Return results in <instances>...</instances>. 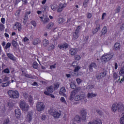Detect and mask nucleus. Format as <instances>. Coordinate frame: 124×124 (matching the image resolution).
Here are the masks:
<instances>
[{
    "label": "nucleus",
    "instance_id": "b1692460",
    "mask_svg": "<svg viewBox=\"0 0 124 124\" xmlns=\"http://www.w3.org/2000/svg\"><path fill=\"white\" fill-rule=\"evenodd\" d=\"M43 44L44 47H47L49 45V41L46 39L43 41Z\"/></svg>",
    "mask_w": 124,
    "mask_h": 124
},
{
    "label": "nucleus",
    "instance_id": "6e6552de",
    "mask_svg": "<svg viewBox=\"0 0 124 124\" xmlns=\"http://www.w3.org/2000/svg\"><path fill=\"white\" fill-rule=\"evenodd\" d=\"M106 71H103V72H100L98 74L96 75V78L97 80H100L101 79H103L105 76H106Z\"/></svg>",
    "mask_w": 124,
    "mask_h": 124
},
{
    "label": "nucleus",
    "instance_id": "0e129e2a",
    "mask_svg": "<svg viewBox=\"0 0 124 124\" xmlns=\"http://www.w3.org/2000/svg\"><path fill=\"white\" fill-rule=\"evenodd\" d=\"M72 66H74V67H76V66H77V62H74L72 64Z\"/></svg>",
    "mask_w": 124,
    "mask_h": 124
},
{
    "label": "nucleus",
    "instance_id": "3c124183",
    "mask_svg": "<svg viewBox=\"0 0 124 124\" xmlns=\"http://www.w3.org/2000/svg\"><path fill=\"white\" fill-rule=\"evenodd\" d=\"M83 40L85 41V43L88 42V40H89V36H86L83 38Z\"/></svg>",
    "mask_w": 124,
    "mask_h": 124
},
{
    "label": "nucleus",
    "instance_id": "6e6d98bb",
    "mask_svg": "<svg viewBox=\"0 0 124 124\" xmlns=\"http://www.w3.org/2000/svg\"><path fill=\"white\" fill-rule=\"evenodd\" d=\"M60 100L61 101H62V102H63V103H66V101H65V99L63 97H62L60 99Z\"/></svg>",
    "mask_w": 124,
    "mask_h": 124
},
{
    "label": "nucleus",
    "instance_id": "4c0bfd02",
    "mask_svg": "<svg viewBox=\"0 0 124 124\" xmlns=\"http://www.w3.org/2000/svg\"><path fill=\"white\" fill-rule=\"evenodd\" d=\"M49 21H50V19H49V18L48 17L45 18L44 20H42V22L44 24H47V23H48V22Z\"/></svg>",
    "mask_w": 124,
    "mask_h": 124
},
{
    "label": "nucleus",
    "instance_id": "bf43d9fd",
    "mask_svg": "<svg viewBox=\"0 0 124 124\" xmlns=\"http://www.w3.org/2000/svg\"><path fill=\"white\" fill-rule=\"evenodd\" d=\"M120 123L121 124H124V118H120Z\"/></svg>",
    "mask_w": 124,
    "mask_h": 124
},
{
    "label": "nucleus",
    "instance_id": "864d4df0",
    "mask_svg": "<svg viewBox=\"0 0 124 124\" xmlns=\"http://www.w3.org/2000/svg\"><path fill=\"white\" fill-rule=\"evenodd\" d=\"M69 47V45H68L67 44H63V49H66Z\"/></svg>",
    "mask_w": 124,
    "mask_h": 124
},
{
    "label": "nucleus",
    "instance_id": "ea45409f",
    "mask_svg": "<svg viewBox=\"0 0 124 124\" xmlns=\"http://www.w3.org/2000/svg\"><path fill=\"white\" fill-rule=\"evenodd\" d=\"M33 68H35V69H37L38 68V63L36 62H33Z\"/></svg>",
    "mask_w": 124,
    "mask_h": 124
},
{
    "label": "nucleus",
    "instance_id": "4d7b16f0",
    "mask_svg": "<svg viewBox=\"0 0 124 124\" xmlns=\"http://www.w3.org/2000/svg\"><path fill=\"white\" fill-rule=\"evenodd\" d=\"M113 77L114 79H116L118 78V74H117L116 73H114L113 74Z\"/></svg>",
    "mask_w": 124,
    "mask_h": 124
},
{
    "label": "nucleus",
    "instance_id": "7ed1b4c3",
    "mask_svg": "<svg viewBox=\"0 0 124 124\" xmlns=\"http://www.w3.org/2000/svg\"><path fill=\"white\" fill-rule=\"evenodd\" d=\"M8 94L11 98H18L19 96V92L17 91L9 90Z\"/></svg>",
    "mask_w": 124,
    "mask_h": 124
},
{
    "label": "nucleus",
    "instance_id": "49530a36",
    "mask_svg": "<svg viewBox=\"0 0 124 124\" xmlns=\"http://www.w3.org/2000/svg\"><path fill=\"white\" fill-rule=\"evenodd\" d=\"M115 13H120L121 12V7L118 6L117 7L115 10Z\"/></svg>",
    "mask_w": 124,
    "mask_h": 124
},
{
    "label": "nucleus",
    "instance_id": "f03ea898",
    "mask_svg": "<svg viewBox=\"0 0 124 124\" xmlns=\"http://www.w3.org/2000/svg\"><path fill=\"white\" fill-rule=\"evenodd\" d=\"M113 57H114V54L113 53L104 54L101 58V60L102 62H109Z\"/></svg>",
    "mask_w": 124,
    "mask_h": 124
},
{
    "label": "nucleus",
    "instance_id": "1a4fd4ad",
    "mask_svg": "<svg viewBox=\"0 0 124 124\" xmlns=\"http://www.w3.org/2000/svg\"><path fill=\"white\" fill-rule=\"evenodd\" d=\"M81 120L83 121H86V118H87V111L85 109H82L80 111Z\"/></svg>",
    "mask_w": 124,
    "mask_h": 124
},
{
    "label": "nucleus",
    "instance_id": "a211bd4d",
    "mask_svg": "<svg viewBox=\"0 0 124 124\" xmlns=\"http://www.w3.org/2000/svg\"><path fill=\"white\" fill-rule=\"evenodd\" d=\"M84 98V97L81 94H79L78 95H76L75 97V100L76 101H79V100H81V99H83Z\"/></svg>",
    "mask_w": 124,
    "mask_h": 124
},
{
    "label": "nucleus",
    "instance_id": "338daca9",
    "mask_svg": "<svg viewBox=\"0 0 124 124\" xmlns=\"http://www.w3.org/2000/svg\"><path fill=\"white\" fill-rule=\"evenodd\" d=\"M25 77H27V78H32V76L29 75V74H26L25 75Z\"/></svg>",
    "mask_w": 124,
    "mask_h": 124
},
{
    "label": "nucleus",
    "instance_id": "2f4dec72",
    "mask_svg": "<svg viewBox=\"0 0 124 124\" xmlns=\"http://www.w3.org/2000/svg\"><path fill=\"white\" fill-rule=\"evenodd\" d=\"M79 70H80V66H77L75 67V69H74V74L75 75H73L74 76H77V75H76V73H75L79 71Z\"/></svg>",
    "mask_w": 124,
    "mask_h": 124
},
{
    "label": "nucleus",
    "instance_id": "8fccbe9b",
    "mask_svg": "<svg viewBox=\"0 0 124 124\" xmlns=\"http://www.w3.org/2000/svg\"><path fill=\"white\" fill-rule=\"evenodd\" d=\"M70 87L72 89H75L76 88V85L73 82H71L70 84Z\"/></svg>",
    "mask_w": 124,
    "mask_h": 124
},
{
    "label": "nucleus",
    "instance_id": "473e14b6",
    "mask_svg": "<svg viewBox=\"0 0 124 124\" xmlns=\"http://www.w3.org/2000/svg\"><path fill=\"white\" fill-rule=\"evenodd\" d=\"M90 2V0H84L83 1V6L85 8L88 6V4Z\"/></svg>",
    "mask_w": 124,
    "mask_h": 124
},
{
    "label": "nucleus",
    "instance_id": "052dcab7",
    "mask_svg": "<svg viewBox=\"0 0 124 124\" xmlns=\"http://www.w3.org/2000/svg\"><path fill=\"white\" fill-rule=\"evenodd\" d=\"M94 88V86L93 85H89L88 86H87V89H93Z\"/></svg>",
    "mask_w": 124,
    "mask_h": 124
},
{
    "label": "nucleus",
    "instance_id": "de8ad7c7",
    "mask_svg": "<svg viewBox=\"0 0 124 124\" xmlns=\"http://www.w3.org/2000/svg\"><path fill=\"white\" fill-rule=\"evenodd\" d=\"M2 72H4V73H7L8 74L10 73V71L9 70V69L6 68L5 69L2 71Z\"/></svg>",
    "mask_w": 124,
    "mask_h": 124
},
{
    "label": "nucleus",
    "instance_id": "13d9d810",
    "mask_svg": "<svg viewBox=\"0 0 124 124\" xmlns=\"http://www.w3.org/2000/svg\"><path fill=\"white\" fill-rule=\"evenodd\" d=\"M31 25H32V26H33V27H36V22H35V21H31Z\"/></svg>",
    "mask_w": 124,
    "mask_h": 124
},
{
    "label": "nucleus",
    "instance_id": "4468645a",
    "mask_svg": "<svg viewBox=\"0 0 124 124\" xmlns=\"http://www.w3.org/2000/svg\"><path fill=\"white\" fill-rule=\"evenodd\" d=\"M31 13V11H27L25 12V16L24 17V21L23 23H27V20H29V16Z\"/></svg>",
    "mask_w": 124,
    "mask_h": 124
},
{
    "label": "nucleus",
    "instance_id": "680f3d73",
    "mask_svg": "<svg viewBox=\"0 0 124 124\" xmlns=\"http://www.w3.org/2000/svg\"><path fill=\"white\" fill-rule=\"evenodd\" d=\"M46 115H42L41 117V120H42L43 121H45V120H46Z\"/></svg>",
    "mask_w": 124,
    "mask_h": 124
},
{
    "label": "nucleus",
    "instance_id": "9d476101",
    "mask_svg": "<svg viewBox=\"0 0 124 124\" xmlns=\"http://www.w3.org/2000/svg\"><path fill=\"white\" fill-rule=\"evenodd\" d=\"M76 94H77V90L72 91L69 97V100H73L74 99V96H75Z\"/></svg>",
    "mask_w": 124,
    "mask_h": 124
},
{
    "label": "nucleus",
    "instance_id": "c756f323",
    "mask_svg": "<svg viewBox=\"0 0 124 124\" xmlns=\"http://www.w3.org/2000/svg\"><path fill=\"white\" fill-rule=\"evenodd\" d=\"M44 94L46 95H49L52 98H55V95L53 94L49 93L47 91H46L44 92Z\"/></svg>",
    "mask_w": 124,
    "mask_h": 124
},
{
    "label": "nucleus",
    "instance_id": "a19ab883",
    "mask_svg": "<svg viewBox=\"0 0 124 124\" xmlns=\"http://www.w3.org/2000/svg\"><path fill=\"white\" fill-rule=\"evenodd\" d=\"M11 46V43H7L6 45V46L4 47L5 50H7L8 48H10V46Z\"/></svg>",
    "mask_w": 124,
    "mask_h": 124
},
{
    "label": "nucleus",
    "instance_id": "6ab92c4d",
    "mask_svg": "<svg viewBox=\"0 0 124 124\" xmlns=\"http://www.w3.org/2000/svg\"><path fill=\"white\" fill-rule=\"evenodd\" d=\"M51 9L53 10V11H56L57 10V8H58V5L56 3L52 4L50 5Z\"/></svg>",
    "mask_w": 124,
    "mask_h": 124
},
{
    "label": "nucleus",
    "instance_id": "f3484780",
    "mask_svg": "<svg viewBox=\"0 0 124 124\" xmlns=\"http://www.w3.org/2000/svg\"><path fill=\"white\" fill-rule=\"evenodd\" d=\"M121 49V44L119 43H116L114 44L113 50L114 51H118Z\"/></svg>",
    "mask_w": 124,
    "mask_h": 124
},
{
    "label": "nucleus",
    "instance_id": "9b49d317",
    "mask_svg": "<svg viewBox=\"0 0 124 124\" xmlns=\"http://www.w3.org/2000/svg\"><path fill=\"white\" fill-rule=\"evenodd\" d=\"M88 67L89 71H90V72H93V67H94V68H96L97 67V65H96V63L93 62L89 65Z\"/></svg>",
    "mask_w": 124,
    "mask_h": 124
},
{
    "label": "nucleus",
    "instance_id": "09e8293b",
    "mask_svg": "<svg viewBox=\"0 0 124 124\" xmlns=\"http://www.w3.org/2000/svg\"><path fill=\"white\" fill-rule=\"evenodd\" d=\"M8 106H9V107L12 108L13 107V106H14V104H13V103H12V102H9L8 103Z\"/></svg>",
    "mask_w": 124,
    "mask_h": 124
},
{
    "label": "nucleus",
    "instance_id": "603ef678",
    "mask_svg": "<svg viewBox=\"0 0 124 124\" xmlns=\"http://www.w3.org/2000/svg\"><path fill=\"white\" fill-rule=\"evenodd\" d=\"M75 59L76 60V61H79L81 59V57L79 55H76L75 56Z\"/></svg>",
    "mask_w": 124,
    "mask_h": 124
},
{
    "label": "nucleus",
    "instance_id": "72a5a7b5",
    "mask_svg": "<svg viewBox=\"0 0 124 124\" xmlns=\"http://www.w3.org/2000/svg\"><path fill=\"white\" fill-rule=\"evenodd\" d=\"M100 30V27L99 26L96 27V28L94 29L93 31V34H95V33H96V32H97V31H99Z\"/></svg>",
    "mask_w": 124,
    "mask_h": 124
},
{
    "label": "nucleus",
    "instance_id": "e433bc0d",
    "mask_svg": "<svg viewBox=\"0 0 124 124\" xmlns=\"http://www.w3.org/2000/svg\"><path fill=\"white\" fill-rule=\"evenodd\" d=\"M10 81H7L5 83H2V87H7V86H9V84H10Z\"/></svg>",
    "mask_w": 124,
    "mask_h": 124
},
{
    "label": "nucleus",
    "instance_id": "412c9836",
    "mask_svg": "<svg viewBox=\"0 0 124 124\" xmlns=\"http://www.w3.org/2000/svg\"><path fill=\"white\" fill-rule=\"evenodd\" d=\"M92 124H102V122H101V120H94L93 122H91Z\"/></svg>",
    "mask_w": 124,
    "mask_h": 124
},
{
    "label": "nucleus",
    "instance_id": "e2e57ef3",
    "mask_svg": "<svg viewBox=\"0 0 124 124\" xmlns=\"http://www.w3.org/2000/svg\"><path fill=\"white\" fill-rule=\"evenodd\" d=\"M4 28V25L2 24H0V30L2 31Z\"/></svg>",
    "mask_w": 124,
    "mask_h": 124
},
{
    "label": "nucleus",
    "instance_id": "f704fd0d",
    "mask_svg": "<svg viewBox=\"0 0 124 124\" xmlns=\"http://www.w3.org/2000/svg\"><path fill=\"white\" fill-rule=\"evenodd\" d=\"M119 74L121 76H124V67L121 68L119 71Z\"/></svg>",
    "mask_w": 124,
    "mask_h": 124
},
{
    "label": "nucleus",
    "instance_id": "423d86ee",
    "mask_svg": "<svg viewBox=\"0 0 124 124\" xmlns=\"http://www.w3.org/2000/svg\"><path fill=\"white\" fill-rule=\"evenodd\" d=\"M81 29V26H78L75 32L73 33V39L74 40H76L79 37V32H80V29Z\"/></svg>",
    "mask_w": 124,
    "mask_h": 124
},
{
    "label": "nucleus",
    "instance_id": "c85d7f7f",
    "mask_svg": "<svg viewBox=\"0 0 124 124\" xmlns=\"http://www.w3.org/2000/svg\"><path fill=\"white\" fill-rule=\"evenodd\" d=\"M66 92V90H65V88L64 87H62L61 88L60 92H59V93L61 95L63 94V93H65Z\"/></svg>",
    "mask_w": 124,
    "mask_h": 124
},
{
    "label": "nucleus",
    "instance_id": "f257e3e1",
    "mask_svg": "<svg viewBox=\"0 0 124 124\" xmlns=\"http://www.w3.org/2000/svg\"><path fill=\"white\" fill-rule=\"evenodd\" d=\"M111 111L112 112H120V113H123L124 111V106L122 104H118L114 103L111 107Z\"/></svg>",
    "mask_w": 124,
    "mask_h": 124
},
{
    "label": "nucleus",
    "instance_id": "5701e85b",
    "mask_svg": "<svg viewBox=\"0 0 124 124\" xmlns=\"http://www.w3.org/2000/svg\"><path fill=\"white\" fill-rule=\"evenodd\" d=\"M74 120L75 122H76L77 123H81V117H80V116L79 115H77L75 117Z\"/></svg>",
    "mask_w": 124,
    "mask_h": 124
},
{
    "label": "nucleus",
    "instance_id": "774afa93",
    "mask_svg": "<svg viewBox=\"0 0 124 124\" xmlns=\"http://www.w3.org/2000/svg\"><path fill=\"white\" fill-rule=\"evenodd\" d=\"M50 50H54L55 49V46L54 45H51L50 47Z\"/></svg>",
    "mask_w": 124,
    "mask_h": 124
},
{
    "label": "nucleus",
    "instance_id": "79ce46f5",
    "mask_svg": "<svg viewBox=\"0 0 124 124\" xmlns=\"http://www.w3.org/2000/svg\"><path fill=\"white\" fill-rule=\"evenodd\" d=\"M63 8L62 6H61L60 4H59L58 6V9H57V12L61 13L62 11Z\"/></svg>",
    "mask_w": 124,
    "mask_h": 124
},
{
    "label": "nucleus",
    "instance_id": "20e7f679",
    "mask_svg": "<svg viewBox=\"0 0 124 124\" xmlns=\"http://www.w3.org/2000/svg\"><path fill=\"white\" fill-rule=\"evenodd\" d=\"M19 106L22 111H28L30 109V106L24 100L19 102Z\"/></svg>",
    "mask_w": 124,
    "mask_h": 124
},
{
    "label": "nucleus",
    "instance_id": "aec40b11",
    "mask_svg": "<svg viewBox=\"0 0 124 124\" xmlns=\"http://www.w3.org/2000/svg\"><path fill=\"white\" fill-rule=\"evenodd\" d=\"M7 56L9 58V59L12 60V61H15V57H14V55H13V54L11 53H7Z\"/></svg>",
    "mask_w": 124,
    "mask_h": 124
},
{
    "label": "nucleus",
    "instance_id": "0eeeda50",
    "mask_svg": "<svg viewBox=\"0 0 124 124\" xmlns=\"http://www.w3.org/2000/svg\"><path fill=\"white\" fill-rule=\"evenodd\" d=\"M37 111L38 112H41V111H43L44 110V108H45V106L43 102H38L36 105Z\"/></svg>",
    "mask_w": 124,
    "mask_h": 124
},
{
    "label": "nucleus",
    "instance_id": "69168bd1",
    "mask_svg": "<svg viewBox=\"0 0 124 124\" xmlns=\"http://www.w3.org/2000/svg\"><path fill=\"white\" fill-rule=\"evenodd\" d=\"M120 29L121 31H124V22L122 24V26H120Z\"/></svg>",
    "mask_w": 124,
    "mask_h": 124
},
{
    "label": "nucleus",
    "instance_id": "f8f14e48",
    "mask_svg": "<svg viewBox=\"0 0 124 124\" xmlns=\"http://www.w3.org/2000/svg\"><path fill=\"white\" fill-rule=\"evenodd\" d=\"M14 29L15 30H17L18 29L19 31H22V25L21 23L19 22H16L15 25L14 26Z\"/></svg>",
    "mask_w": 124,
    "mask_h": 124
},
{
    "label": "nucleus",
    "instance_id": "a878e982",
    "mask_svg": "<svg viewBox=\"0 0 124 124\" xmlns=\"http://www.w3.org/2000/svg\"><path fill=\"white\" fill-rule=\"evenodd\" d=\"M41 42V41L39 40V39L37 38L35 39L32 42L33 45H37V44H39Z\"/></svg>",
    "mask_w": 124,
    "mask_h": 124
},
{
    "label": "nucleus",
    "instance_id": "37998d69",
    "mask_svg": "<svg viewBox=\"0 0 124 124\" xmlns=\"http://www.w3.org/2000/svg\"><path fill=\"white\" fill-rule=\"evenodd\" d=\"M12 44L13 47H15V48H16L18 46V44L17 43V42L15 41H12Z\"/></svg>",
    "mask_w": 124,
    "mask_h": 124
},
{
    "label": "nucleus",
    "instance_id": "39448f33",
    "mask_svg": "<svg viewBox=\"0 0 124 124\" xmlns=\"http://www.w3.org/2000/svg\"><path fill=\"white\" fill-rule=\"evenodd\" d=\"M48 112L51 116H53L54 118H55L56 119H59L60 116L61 115V113L58 112L56 109L53 108L49 109Z\"/></svg>",
    "mask_w": 124,
    "mask_h": 124
},
{
    "label": "nucleus",
    "instance_id": "dca6fc26",
    "mask_svg": "<svg viewBox=\"0 0 124 124\" xmlns=\"http://www.w3.org/2000/svg\"><path fill=\"white\" fill-rule=\"evenodd\" d=\"M15 114H16V116L17 119H19L20 118L21 113V109L17 108L15 110Z\"/></svg>",
    "mask_w": 124,
    "mask_h": 124
},
{
    "label": "nucleus",
    "instance_id": "4be33fe9",
    "mask_svg": "<svg viewBox=\"0 0 124 124\" xmlns=\"http://www.w3.org/2000/svg\"><path fill=\"white\" fill-rule=\"evenodd\" d=\"M54 87L52 85L49 86L48 87H47L46 89L47 90V91L48 93H54Z\"/></svg>",
    "mask_w": 124,
    "mask_h": 124
},
{
    "label": "nucleus",
    "instance_id": "c9c22d12",
    "mask_svg": "<svg viewBox=\"0 0 124 124\" xmlns=\"http://www.w3.org/2000/svg\"><path fill=\"white\" fill-rule=\"evenodd\" d=\"M60 87V84L59 83H56L54 85L53 88L54 89V91H57L58 89Z\"/></svg>",
    "mask_w": 124,
    "mask_h": 124
},
{
    "label": "nucleus",
    "instance_id": "bb28decb",
    "mask_svg": "<svg viewBox=\"0 0 124 124\" xmlns=\"http://www.w3.org/2000/svg\"><path fill=\"white\" fill-rule=\"evenodd\" d=\"M54 25L55 24L53 22H50L47 26H46V29H48V30H51L53 27H54Z\"/></svg>",
    "mask_w": 124,
    "mask_h": 124
},
{
    "label": "nucleus",
    "instance_id": "2eb2a0df",
    "mask_svg": "<svg viewBox=\"0 0 124 124\" xmlns=\"http://www.w3.org/2000/svg\"><path fill=\"white\" fill-rule=\"evenodd\" d=\"M77 52H78L77 49L71 48L69 50V54L71 56H74V55H76V54H77Z\"/></svg>",
    "mask_w": 124,
    "mask_h": 124
},
{
    "label": "nucleus",
    "instance_id": "c03bdc74",
    "mask_svg": "<svg viewBox=\"0 0 124 124\" xmlns=\"http://www.w3.org/2000/svg\"><path fill=\"white\" fill-rule=\"evenodd\" d=\"M11 124V121H10L8 119H5L4 121L3 124Z\"/></svg>",
    "mask_w": 124,
    "mask_h": 124
},
{
    "label": "nucleus",
    "instance_id": "7c9ffc66",
    "mask_svg": "<svg viewBox=\"0 0 124 124\" xmlns=\"http://www.w3.org/2000/svg\"><path fill=\"white\" fill-rule=\"evenodd\" d=\"M101 32L103 35L106 34V32H107V27H106V26H104V27L102 29Z\"/></svg>",
    "mask_w": 124,
    "mask_h": 124
},
{
    "label": "nucleus",
    "instance_id": "58836bf2",
    "mask_svg": "<svg viewBox=\"0 0 124 124\" xmlns=\"http://www.w3.org/2000/svg\"><path fill=\"white\" fill-rule=\"evenodd\" d=\"M96 112L99 116H102V115H103V112H102L100 109H96Z\"/></svg>",
    "mask_w": 124,
    "mask_h": 124
},
{
    "label": "nucleus",
    "instance_id": "5fc2aeb1",
    "mask_svg": "<svg viewBox=\"0 0 124 124\" xmlns=\"http://www.w3.org/2000/svg\"><path fill=\"white\" fill-rule=\"evenodd\" d=\"M92 14L90 13H87V17L88 19H91L92 18Z\"/></svg>",
    "mask_w": 124,
    "mask_h": 124
},
{
    "label": "nucleus",
    "instance_id": "a18cd8bd",
    "mask_svg": "<svg viewBox=\"0 0 124 124\" xmlns=\"http://www.w3.org/2000/svg\"><path fill=\"white\" fill-rule=\"evenodd\" d=\"M58 22L59 24H62L64 22V19H63L62 18H60L58 20Z\"/></svg>",
    "mask_w": 124,
    "mask_h": 124
},
{
    "label": "nucleus",
    "instance_id": "ddd939ff",
    "mask_svg": "<svg viewBox=\"0 0 124 124\" xmlns=\"http://www.w3.org/2000/svg\"><path fill=\"white\" fill-rule=\"evenodd\" d=\"M32 116H33V113L32 111H29L27 114V116H26V119L29 122H31V120H32Z\"/></svg>",
    "mask_w": 124,
    "mask_h": 124
},
{
    "label": "nucleus",
    "instance_id": "393cba45",
    "mask_svg": "<svg viewBox=\"0 0 124 124\" xmlns=\"http://www.w3.org/2000/svg\"><path fill=\"white\" fill-rule=\"evenodd\" d=\"M96 96V94L93 93H88L87 94L88 98H93V97H95Z\"/></svg>",
    "mask_w": 124,
    "mask_h": 124
},
{
    "label": "nucleus",
    "instance_id": "cd10ccee",
    "mask_svg": "<svg viewBox=\"0 0 124 124\" xmlns=\"http://www.w3.org/2000/svg\"><path fill=\"white\" fill-rule=\"evenodd\" d=\"M28 100L31 106L33 105V101H32V97L31 96V95H30L29 96Z\"/></svg>",
    "mask_w": 124,
    "mask_h": 124
}]
</instances>
